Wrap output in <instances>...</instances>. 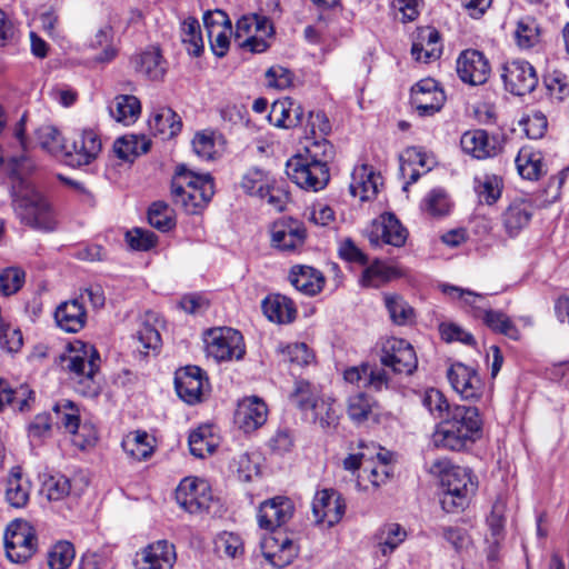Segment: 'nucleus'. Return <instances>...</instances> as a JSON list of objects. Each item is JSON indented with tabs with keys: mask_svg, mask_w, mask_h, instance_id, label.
<instances>
[{
	"mask_svg": "<svg viewBox=\"0 0 569 569\" xmlns=\"http://www.w3.org/2000/svg\"><path fill=\"white\" fill-rule=\"evenodd\" d=\"M482 419L473 406L456 405L436 427L431 441L436 448L462 451L482 436Z\"/></svg>",
	"mask_w": 569,
	"mask_h": 569,
	"instance_id": "1",
	"label": "nucleus"
},
{
	"mask_svg": "<svg viewBox=\"0 0 569 569\" xmlns=\"http://www.w3.org/2000/svg\"><path fill=\"white\" fill-rule=\"evenodd\" d=\"M214 194L210 174H198L184 164L177 167L171 180V197L188 214H198L208 206Z\"/></svg>",
	"mask_w": 569,
	"mask_h": 569,
	"instance_id": "2",
	"label": "nucleus"
},
{
	"mask_svg": "<svg viewBox=\"0 0 569 569\" xmlns=\"http://www.w3.org/2000/svg\"><path fill=\"white\" fill-rule=\"evenodd\" d=\"M66 367L72 375L73 389L79 395L93 398L100 392L96 375L100 366V355L90 343L79 342L64 358Z\"/></svg>",
	"mask_w": 569,
	"mask_h": 569,
	"instance_id": "3",
	"label": "nucleus"
},
{
	"mask_svg": "<svg viewBox=\"0 0 569 569\" xmlns=\"http://www.w3.org/2000/svg\"><path fill=\"white\" fill-rule=\"evenodd\" d=\"M12 202L20 221L39 231L51 232L56 229L54 213L47 199L32 188L17 192L13 188Z\"/></svg>",
	"mask_w": 569,
	"mask_h": 569,
	"instance_id": "4",
	"label": "nucleus"
},
{
	"mask_svg": "<svg viewBox=\"0 0 569 569\" xmlns=\"http://www.w3.org/2000/svg\"><path fill=\"white\" fill-rule=\"evenodd\" d=\"M441 485L443 492L440 502L446 512L465 509L478 487L471 470L460 466L446 470L441 476Z\"/></svg>",
	"mask_w": 569,
	"mask_h": 569,
	"instance_id": "5",
	"label": "nucleus"
},
{
	"mask_svg": "<svg viewBox=\"0 0 569 569\" xmlns=\"http://www.w3.org/2000/svg\"><path fill=\"white\" fill-rule=\"evenodd\" d=\"M204 343L207 356L217 362L240 360L246 353L242 335L229 327L208 330Z\"/></svg>",
	"mask_w": 569,
	"mask_h": 569,
	"instance_id": "6",
	"label": "nucleus"
},
{
	"mask_svg": "<svg viewBox=\"0 0 569 569\" xmlns=\"http://www.w3.org/2000/svg\"><path fill=\"white\" fill-rule=\"evenodd\" d=\"M273 34V27L264 16H242L236 23V40L239 46L253 53H262L269 48L268 38Z\"/></svg>",
	"mask_w": 569,
	"mask_h": 569,
	"instance_id": "7",
	"label": "nucleus"
},
{
	"mask_svg": "<svg viewBox=\"0 0 569 569\" xmlns=\"http://www.w3.org/2000/svg\"><path fill=\"white\" fill-rule=\"evenodd\" d=\"M4 548L8 559L21 563L37 550V536L33 526L22 519L11 521L4 532Z\"/></svg>",
	"mask_w": 569,
	"mask_h": 569,
	"instance_id": "8",
	"label": "nucleus"
},
{
	"mask_svg": "<svg viewBox=\"0 0 569 569\" xmlns=\"http://www.w3.org/2000/svg\"><path fill=\"white\" fill-rule=\"evenodd\" d=\"M288 178L305 190L319 191L329 182V168L311 161L302 154L289 159L286 163Z\"/></svg>",
	"mask_w": 569,
	"mask_h": 569,
	"instance_id": "9",
	"label": "nucleus"
},
{
	"mask_svg": "<svg viewBox=\"0 0 569 569\" xmlns=\"http://www.w3.org/2000/svg\"><path fill=\"white\" fill-rule=\"evenodd\" d=\"M501 79L505 89L513 96L531 93L539 82L536 68L526 60L515 59L503 63Z\"/></svg>",
	"mask_w": 569,
	"mask_h": 569,
	"instance_id": "10",
	"label": "nucleus"
},
{
	"mask_svg": "<svg viewBox=\"0 0 569 569\" xmlns=\"http://www.w3.org/2000/svg\"><path fill=\"white\" fill-rule=\"evenodd\" d=\"M101 148V140L93 130H82L67 139L63 161L74 168L88 166L98 157Z\"/></svg>",
	"mask_w": 569,
	"mask_h": 569,
	"instance_id": "11",
	"label": "nucleus"
},
{
	"mask_svg": "<svg viewBox=\"0 0 569 569\" xmlns=\"http://www.w3.org/2000/svg\"><path fill=\"white\" fill-rule=\"evenodd\" d=\"M176 500L189 513L208 511L212 501L209 483L199 478H184L176 490Z\"/></svg>",
	"mask_w": 569,
	"mask_h": 569,
	"instance_id": "12",
	"label": "nucleus"
},
{
	"mask_svg": "<svg viewBox=\"0 0 569 569\" xmlns=\"http://www.w3.org/2000/svg\"><path fill=\"white\" fill-rule=\"evenodd\" d=\"M381 363L395 373L412 375L417 369L418 359L413 347L403 339H388L381 351Z\"/></svg>",
	"mask_w": 569,
	"mask_h": 569,
	"instance_id": "13",
	"label": "nucleus"
},
{
	"mask_svg": "<svg viewBox=\"0 0 569 569\" xmlns=\"http://www.w3.org/2000/svg\"><path fill=\"white\" fill-rule=\"evenodd\" d=\"M366 232L372 246L390 244L399 248L408 238V230L391 212L382 213L373 220Z\"/></svg>",
	"mask_w": 569,
	"mask_h": 569,
	"instance_id": "14",
	"label": "nucleus"
},
{
	"mask_svg": "<svg viewBox=\"0 0 569 569\" xmlns=\"http://www.w3.org/2000/svg\"><path fill=\"white\" fill-rule=\"evenodd\" d=\"M447 377L451 387L461 399L478 401L482 398L486 387L476 369L461 362H456L449 368Z\"/></svg>",
	"mask_w": 569,
	"mask_h": 569,
	"instance_id": "15",
	"label": "nucleus"
},
{
	"mask_svg": "<svg viewBox=\"0 0 569 569\" xmlns=\"http://www.w3.org/2000/svg\"><path fill=\"white\" fill-rule=\"evenodd\" d=\"M445 101L446 94L435 79H422L411 88L410 103L420 117L433 116Z\"/></svg>",
	"mask_w": 569,
	"mask_h": 569,
	"instance_id": "16",
	"label": "nucleus"
},
{
	"mask_svg": "<svg viewBox=\"0 0 569 569\" xmlns=\"http://www.w3.org/2000/svg\"><path fill=\"white\" fill-rule=\"evenodd\" d=\"M535 210V202L528 197L517 196L511 199L500 217L506 234L509 238L518 237L529 226Z\"/></svg>",
	"mask_w": 569,
	"mask_h": 569,
	"instance_id": "17",
	"label": "nucleus"
},
{
	"mask_svg": "<svg viewBox=\"0 0 569 569\" xmlns=\"http://www.w3.org/2000/svg\"><path fill=\"white\" fill-rule=\"evenodd\" d=\"M345 510V501L338 491L322 489L315 495L312 513L317 523L332 527L341 520Z\"/></svg>",
	"mask_w": 569,
	"mask_h": 569,
	"instance_id": "18",
	"label": "nucleus"
},
{
	"mask_svg": "<svg viewBox=\"0 0 569 569\" xmlns=\"http://www.w3.org/2000/svg\"><path fill=\"white\" fill-rule=\"evenodd\" d=\"M457 73L465 83L483 84L490 74V63L482 52L468 49L457 59Z\"/></svg>",
	"mask_w": 569,
	"mask_h": 569,
	"instance_id": "19",
	"label": "nucleus"
},
{
	"mask_svg": "<svg viewBox=\"0 0 569 569\" xmlns=\"http://www.w3.org/2000/svg\"><path fill=\"white\" fill-rule=\"evenodd\" d=\"M462 150L476 159L496 157L502 150V142L498 136H490L486 130L475 129L466 131L460 139Z\"/></svg>",
	"mask_w": 569,
	"mask_h": 569,
	"instance_id": "20",
	"label": "nucleus"
},
{
	"mask_svg": "<svg viewBox=\"0 0 569 569\" xmlns=\"http://www.w3.org/2000/svg\"><path fill=\"white\" fill-rule=\"evenodd\" d=\"M176 558L174 546L167 540H158L137 553L134 568L172 569Z\"/></svg>",
	"mask_w": 569,
	"mask_h": 569,
	"instance_id": "21",
	"label": "nucleus"
},
{
	"mask_svg": "<svg viewBox=\"0 0 569 569\" xmlns=\"http://www.w3.org/2000/svg\"><path fill=\"white\" fill-rule=\"evenodd\" d=\"M268 418V407L259 397H248L238 403L234 423L246 433L262 427Z\"/></svg>",
	"mask_w": 569,
	"mask_h": 569,
	"instance_id": "22",
	"label": "nucleus"
},
{
	"mask_svg": "<svg viewBox=\"0 0 569 569\" xmlns=\"http://www.w3.org/2000/svg\"><path fill=\"white\" fill-rule=\"evenodd\" d=\"M293 515V506L287 497H274L263 501L258 511V525L264 530L272 531L284 525Z\"/></svg>",
	"mask_w": 569,
	"mask_h": 569,
	"instance_id": "23",
	"label": "nucleus"
},
{
	"mask_svg": "<svg viewBox=\"0 0 569 569\" xmlns=\"http://www.w3.org/2000/svg\"><path fill=\"white\" fill-rule=\"evenodd\" d=\"M206 381L203 371L199 367L187 366L176 373V391L184 402L194 405L201 401Z\"/></svg>",
	"mask_w": 569,
	"mask_h": 569,
	"instance_id": "24",
	"label": "nucleus"
},
{
	"mask_svg": "<svg viewBox=\"0 0 569 569\" xmlns=\"http://www.w3.org/2000/svg\"><path fill=\"white\" fill-rule=\"evenodd\" d=\"M441 53L442 44L439 31L433 27L420 28L411 47L412 57L417 61L428 63L439 59Z\"/></svg>",
	"mask_w": 569,
	"mask_h": 569,
	"instance_id": "25",
	"label": "nucleus"
},
{
	"mask_svg": "<svg viewBox=\"0 0 569 569\" xmlns=\"http://www.w3.org/2000/svg\"><path fill=\"white\" fill-rule=\"evenodd\" d=\"M57 326L66 332H79L87 323V311L79 299L61 302L54 311Z\"/></svg>",
	"mask_w": 569,
	"mask_h": 569,
	"instance_id": "26",
	"label": "nucleus"
},
{
	"mask_svg": "<svg viewBox=\"0 0 569 569\" xmlns=\"http://www.w3.org/2000/svg\"><path fill=\"white\" fill-rule=\"evenodd\" d=\"M380 180V174L371 166L366 163L357 166L349 186L350 193L361 201L370 200L377 196Z\"/></svg>",
	"mask_w": 569,
	"mask_h": 569,
	"instance_id": "27",
	"label": "nucleus"
},
{
	"mask_svg": "<svg viewBox=\"0 0 569 569\" xmlns=\"http://www.w3.org/2000/svg\"><path fill=\"white\" fill-rule=\"evenodd\" d=\"M261 551L264 559L276 568L290 565L297 556V549L288 538L280 543L272 537L264 538L261 541Z\"/></svg>",
	"mask_w": 569,
	"mask_h": 569,
	"instance_id": "28",
	"label": "nucleus"
},
{
	"mask_svg": "<svg viewBox=\"0 0 569 569\" xmlns=\"http://www.w3.org/2000/svg\"><path fill=\"white\" fill-rule=\"evenodd\" d=\"M289 279L291 284L307 296L319 293L325 284L323 274L309 266H295L290 270Z\"/></svg>",
	"mask_w": 569,
	"mask_h": 569,
	"instance_id": "29",
	"label": "nucleus"
},
{
	"mask_svg": "<svg viewBox=\"0 0 569 569\" xmlns=\"http://www.w3.org/2000/svg\"><path fill=\"white\" fill-rule=\"evenodd\" d=\"M261 307L266 317L277 323H290L297 316L293 301L280 293L269 295L263 299Z\"/></svg>",
	"mask_w": 569,
	"mask_h": 569,
	"instance_id": "30",
	"label": "nucleus"
},
{
	"mask_svg": "<svg viewBox=\"0 0 569 569\" xmlns=\"http://www.w3.org/2000/svg\"><path fill=\"white\" fill-rule=\"evenodd\" d=\"M306 239V229L300 224L276 223L271 231L272 246L282 251H295Z\"/></svg>",
	"mask_w": 569,
	"mask_h": 569,
	"instance_id": "31",
	"label": "nucleus"
},
{
	"mask_svg": "<svg viewBox=\"0 0 569 569\" xmlns=\"http://www.w3.org/2000/svg\"><path fill=\"white\" fill-rule=\"evenodd\" d=\"M407 538L406 529L399 523L382 525L373 536L377 552L382 557H389Z\"/></svg>",
	"mask_w": 569,
	"mask_h": 569,
	"instance_id": "32",
	"label": "nucleus"
},
{
	"mask_svg": "<svg viewBox=\"0 0 569 569\" xmlns=\"http://www.w3.org/2000/svg\"><path fill=\"white\" fill-rule=\"evenodd\" d=\"M540 151L531 147H522L516 157V167L519 174L527 180L536 181L546 173V166Z\"/></svg>",
	"mask_w": 569,
	"mask_h": 569,
	"instance_id": "33",
	"label": "nucleus"
},
{
	"mask_svg": "<svg viewBox=\"0 0 569 569\" xmlns=\"http://www.w3.org/2000/svg\"><path fill=\"white\" fill-rule=\"evenodd\" d=\"M325 395L319 385L299 379L293 383L289 400L301 412L308 413L313 403H317Z\"/></svg>",
	"mask_w": 569,
	"mask_h": 569,
	"instance_id": "34",
	"label": "nucleus"
},
{
	"mask_svg": "<svg viewBox=\"0 0 569 569\" xmlns=\"http://www.w3.org/2000/svg\"><path fill=\"white\" fill-rule=\"evenodd\" d=\"M31 483L20 467H13L8 476L6 498L10 506L23 508L30 497Z\"/></svg>",
	"mask_w": 569,
	"mask_h": 569,
	"instance_id": "35",
	"label": "nucleus"
},
{
	"mask_svg": "<svg viewBox=\"0 0 569 569\" xmlns=\"http://www.w3.org/2000/svg\"><path fill=\"white\" fill-rule=\"evenodd\" d=\"M132 62L138 73L152 81L162 80L167 71L166 62L158 49L136 56Z\"/></svg>",
	"mask_w": 569,
	"mask_h": 569,
	"instance_id": "36",
	"label": "nucleus"
},
{
	"mask_svg": "<svg viewBox=\"0 0 569 569\" xmlns=\"http://www.w3.org/2000/svg\"><path fill=\"white\" fill-rule=\"evenodd\" d=\"M110 116L124 126L132 124L141 113L139 99L131 94H119L109 106Z\"/></svg>",
	"mask_w": 569,
	"mask_h": 569,
	"instance_id": "37",
	"label": "nucleus"
},
{
	"mask_svg": "<svg viewBox=\"0 0 569 569\" xmlns=\"http://www.w3.org/2000/svg\"><path fill=\"white\" fill-rule=\"evenodd\" d=\"M149 128L153 134L172 138L180 132L182 122L181 118L171 108L162 107L153 111L149 119Z\"/></svg>",
	"mask_w": 569,
	"mask_h": 569,
	"instance_id": "38",
	"label": "nucleus"
},
{
	"mask_svg": "<svg viewBox=\"0 0 569 569\" xmlns=\"http://www.w3.org/2000/svg\"><path fill=\"white\" fill-rule=\"evenodd\" d=\"M121 446L129 457L138 461L147 460L153 453V446L149 441V435L141 430L126 436Z\"/></svg>",
	"mask_w": 569,
	"mask_h": 569,
	"instance_id": "39",
	"label": "nucleus"
},
{
	"mask_svg": "<svg viewBox=\"0 0 569 569\" xmlns=\"http://www.w3.org/2000/svg\"><path fill=\"white\" fill-rule=\"evenodd\" d=\"M503 181L502 178L493 174L486 173L481 178L475 179V190L481 202L492 206L502 194Z\"/></svg>",
	"mask_w": 569,
	"mask_h": 569,
	"instance_id": "40",
	"label": "nucleus"
},
{
	"mask_svg": "<svg viewBox=\"0 0 569 569\" xmlns=\"http://www.w3.org/2000/svg\"><path fill=\"white\" fill-rule=\"evenodd\" d=\"M272 183H274V179L268 171L252 167L242 176L240 186L246 193L259 197Z\"/></svg>",
	"mask_w": 569,
	"mask_h": 569,
	"instance_id": "41",
	"label": "nucleus"
},
{
	"mask_svg": "<svg viewBox=\"0 0 569 569\" xmlns=\"http://www.w3.org/2000/svg\"><path fill=\"white\" fill-rule=\"evenodd\" d=\"M335 399L328 395H325L317 403H313L308 413H310L311 420L322 429L332 428L338 425L339 416L333 408Z\"/></svg>",
	"mask_w": 569,
	"mask_h": 569,
	"instance_id": "42",
	"label": "nucleus"
},
{
	"mask_svg": "<svg viewBox=\"0 0 569 569\" xmlns=\"http://www.w3.org/2000/svg\"><path fill=\"white\" fill-rule=\"evenodd\" d=\"M52 411L56 418V423L63 427L70 433H77L80 423L79 409L68 399L58 401Z\"/></svg>",
	"mask_w": 569,
	"mask_h": 569,
	"instance_id": "43",
	"label": "nucleus"
},
{
	"mask_svg": "<svg viewBox=\"0 0 569 569\" xmlns=\"http://www.w3.org/2000/svg\"><path fill=\"white\" fill-rule=\"evenodd\" d=\"M181 41L189 54L199 57L203 51V40L197 19L188 18L181 23Z\"/></svg>",
	"mask_w": 569,
	"mask_h": 569,
	"instance_id": "44",
	"label": "nucleus"
},
{
	"mask_svg": "<svg viewBox=\"0 0 569 569\" xmlns=\"http://www.w3.org/2000/svg\"><path fill=\"white\" fill-rule=\"evenodd\" d=\"M375 405V400L365 392L351 395L347 400L348 417L355 423L360 425L368 420Z\"/></svg>",
	"mask_w": 569,
	"mask_h": 569,
	"instance_id": "45",
	"label": "nucleus"
},
{
	"mask_svg": "<svg viewBox=\"0 0 569 569\" xmlns=\"http://www.w3.org/2000/svg\"><path fill=\"white\" fill-rule=\"evenodd\" d=\"M189 448L192 456L204 458L214 451L216 443L210 426H201L189 435Z\"/></svg>",
	"mask_w": 569,
	"mask_h": 569,
	"instance_id": "46",
	"label": "nucleus"
},
{
	"mask_svg": "<svg viewBox=\"0 0 569 569\" xmlns=\"http://www.w3.org/2000/svg\"><path fill=\"white\" fill-rule=\"evenodd\" d=\"M113 150L118 158L128 161L132 157L146 153L149 150V141L134 134L123 136L114 141Z\"/></svg>",
	"mask_w": 569,
	"mask_h": 569,
	"instance_id": "47",
	"label": "nucleus"
},
{
	"mask_svg": "<svg viewBox=\"0 0 569 569\" xmlns=\"http://www.w3.org/2000/svg\"><path fill=\"white\" fill-rule=\"evenodd\" d=\"M39 146L47 152L63 159L67 139L51 126H43L37 131Z\"/></svg>",
	"mask_w": 569,
	"mask_h": 569,
	"instance_id": "48",
	"label": "nucleus"
},
{
	"mask_svg": "<svg viewBox=\"0 0 569 569\" xmlns=\"http://www.w3.org/2000/svg\"><path fill=\"white\" fill-rule=\"evenodd\" d=\"M385 305L396 325L403 326L412 321L413 308L399 295H385Z\"/></svg>",
	"mask_w": 569,
	"mask_h": 569,
	"instance_id": "49",
	"label": "nucleus"
},
{
	"mask_svg": "<svg viewBox=\"0 0 569 569\" xmlns=\"http://www.w3.org/2000/svg\"><path fill=\"white\" fill-rule=\"evenodd\" d=\"M482 320L493 331L502 333L512 340H518L520 338L518 328L509 317L501 311L485 310Z\"/></svg>",
	"mask_w": 569,
	"mask_h": 569,
	"instance_id": "50",
	"label": "nucleus"
},
{
	"mask_svg": "<svg viewBox=\"0 0 569 569\" xmlns=\"http://www.w3.org/2000/svg\"><path fill=\"white\" fill-rule=\"evenodd\" d=\"M149 223L160 231H169L176 226L173 210L162 201L153 202L148 210Z\"/></svg>",
	"mask_w": 569,
	"mask_h": 569,
	"instance_id": "51",
	"label": "nucleus"
},
{
	"mask_svg": "<svg viewBox=\"0 0 569 569\" xmlns=\"http://www.w3.org/2000/svg\"><path fill=\"white\" fill-rule=\"evenodd\" d=\"M112 28L104 26L99 29L90 40L89 46L92 49H101V52L94 57L98 62H109L116 57V50L111 47Z\"/></svg>",
	"mask_w": 569,
	"mask_h": 569,
	"instance_id": "52",
	"label": "nucleus"
},
{
	"mask_svg": "<svg viewBox=\"0 0 569 569\" xmlns=\"http://www.w3.org/2000/svg\"><path fill=\"white\" fill-rule=\"evenodd\" d=\"M303 157L309 158L313 162L317 161V163L328 166V162L335 157V148L325 137L313 138L306 146V156Z\"/></svg>",
	"mask_w": 569,
	"mask_h": 569,
	"instance_id": "53",
	"label": "nucleus"
},
{
	"mask_svg": "<svg viewBox=\"0 0 569 569\" xmlns=\"http://www.w3.org/2000/svg\"><path fill=\"white\" fill-rule=\"evenodd\" d=\"M279 352L283 362L298 367L309 365L313 358L306 343L297 342L286 347H279Z\"/></svg>",
	"mask_w": 569,
	"mask_h": 569,
	"instance_id": "54",
	"label": "nucleus"
},
{
	"mask_svg": "<svg viewBox=\"0 0 569 569\" xmlns=\"http://www.w3.org/2000/svg\"><path fill=\"white\" fill-rule=\"evenodd\" d=\"M74 558V548L68 541H60L53 546L48 555V565L51 569H67Z\"/></svg>",
	"mask_w": 569,
	"mask_h": 569,
	"instance_id": "55",
	"label": "nucleus"
},
{
	"mask_svg": "<svg viewBox=\"0 0 569 569\" xmlns=\"http://www.w3.org/2000/svg\"><path fill=\"white\" fill-rule=\"evenodd\" d=\"M26 273L17 267H8L0 272V292L8 297L18 292L24 283Z\"/></svg>",
	"mask_w": 569,
	"mask_h": 569,
	"instance_id": "56",
	"label": "nucleus"
},
{
	"mask_svg": "<svg viewBox=\"0 0 569 569\" xmlns=\"http://www.w3.org/2000/svg\"><path fill=\"white\" fill-rule=\"evenodd\" d=\"M391 273V268L377 260L363 270L360 282L363 287L378 288L390 279Z\"/></svg>",
	"mask_w": 569,
	"mask_h": 569,
	"instance_id": "57",
	"label": "nucleus"
},
{
	"mask_svg": "<svg viewBox=\"0 0 569 569\" xmlns=\"http://www.w3.org/2000/svg\"><path fill=\"white\" fill-rule=\"evenodd\" d=\"M52 429V419L49 413H38L28 425L27 433L31 442H42L49 438Z\"/></svg>",
	"mask_w": 569,
	"mask_h": 569,
	"instance_id": "58",
	"label": "nucleus"
},
{
	"mask_svg": "<svg viewBox=\"0 0 569 569\" xmlns=\"http://www.w3.org/2000/svg\"><path fill=\"white\" fill-rule=\"evenodd\" d=\"M517 44L520 48H532L539 41V29L533 20H520L515 32Z\"/></svg>",
	"mask_w": 569,
	"mask_h": 569,
	"instance_id": "59",
	"label": "nucleus"
},
{
	"mask_svg": "<svg viewBox=\"0 0 569 569\" xmlns=\"http://www.w3.org/2000/svg\"><path fill=\"white\" fill-rule=\"evenodd\" d=\"M400 170L403 176L407 174L408 168L411 167H421L425 168L426 171L431 169L432 161L426 154V152L419 147H409L405 150L403 156L401 157Z\"/></svg>",
	"mask_w": 569,
	"mask_h": 569,
	"instance_id": "60",
	"label": "nucleus"
},
{
	"mask_svg": "<svg viewBox=\"0 0 569 569\" xmlns=\"http://www.w3.org/2000/svg\"><path fill=\"white\" fill-rule=\"evenodd\" d=\"M126 241L128 246L137 251H148L157 243V236L150 231L141 228H134L126 233Z\"/></svg>",
	"mask_w": 569,
	"mask_h": 569,
	"instance_id": "61",
	"label": "nucleus"
},
{
	"mask_svg": "<svg viewBox=\"0 0 569 569\" xmlns=\"http://www.w3.org/2000/svg\"><path fill=\"white\" fill-rule=\"evenodd\" d=\"M423 406L429 410V412L436 417L442 418L443 413L446 416L449 415V410H451V406L448 403L447 399L438 389H428L425 391L422 397Z\"/></svg>",
	"mask_w": 569,
	"mask_h": 569,
	"instance_id": "62",
	"label": "nucleus"
},
{
	"mask_svg": "<svg viewBox=\"0 0 569 569\" xmlns=\"http://www.w3.org/2000/svg\"><path fill=\"white\" fill-rule=\"evenodd\" d=\"M43 490L46 491L49 500H61L70 493V480L63 475L51 476L44 481Z\"/></svg>",
	"mask_w": 569,
	"mask_h": 569,
	"instance_id": "63",
	"label": "nucleus"
},
{
	"mask_svg": "<svg viewBox=\"0 0 569 569\" xmlns=\"http://www.w3.org/2000/svg\"><path fill=\"white\" fill-rule=\"evenodd\" d=\"M291 98L274 101L268 114V120L277 128L289 129Z\"/></svg>",
	"mask_w": 569,
	"mask_h": 569,
	"instance_id": "64",
	"label": "nucleus"
}]
</instances>
